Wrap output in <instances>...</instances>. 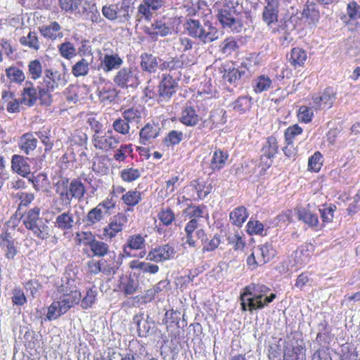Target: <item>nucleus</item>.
Returning a JSON list of instances; mask_svg holds the SVG:
<instances>
[{
  "label": "nucleus",
  "mask_w": 360,
  "mask_h": 360,
  "mask_svg": "<svg viewBox=\"0 0 360 360\" xmlns=\"http://www.w3.org/2000/svg\"><path fill=\"white\" fill-rule=\"evenodd\" d=\"M35 134L44 146V152L46 153L51 152L54 146V141L51 136V131L49 129H41L36 131Z\"/></svg>",
  "instance_id": "57"
},
{
  "label": "nucleus",
  "mask_w": 360,
  "mask_h": 360,
  "mask_svg": "<svg viewBox=\"0 0 360 360\" xmlns=\"http://www.w3.org/2000/svg\"><path fill=\"white\" fill-rule=\"evenodd\" d=\"M200 120V116L193 107L187 105L182 109L179 121L184 125L186 127H195Z\"/></svg>",
  "instance_id": "26"
},
{
  "label": "nucleus",
  "mask_w": 360,
  "mask_h": 360,
  "mask_svg": "<svg viewBox=\"0 0 360 360\" xmlns=\"http://www.w3.org/2000/svg\"><path fill=\"white\" fill-rule=\"evenodd\" d=\"M120 138L113 134L112 129L104 133H94L92 137L94 146L99 150L109 152L115 149L120 143Z\"/></svg>",
  "instance_id": "9"
},
{
  "label": "nucleus",
  "mask_w": 360,
  "mask_h": 360,
  "mask_svg": "<svg viewBox=\"0 0 360 360\" xmlns=\"http://www.w3.org/2000/svg\"><path fill=\"white\" fill-rule=\"evenodd\" d=\"M219 71L223 73L222 78L229 84L236 83L245 74V71H240L229 63L221 65L219 68Z\"/></svg>",
  "instance_id": "32"
},
{
  "label": "nucleus",
  "mask_w": 360,
  "mask_h": 360,
  "mask_svg": "<svg viewBox=\"0 0 360 360\" xmlns=\"http://www.w3.org/2000/svg\"><path fill=\"white\" fill-rule=\"evenodd\" d=\"M97 291L95 287L89 288L86 290L84 297L80 301V306L83 309L91 308L96 302Z\"/></svg>",
  "instance_id": "59"
},
{
  "label": "nucleus",
  "mask_w": 360,
  "mask_h": 360,
  "mask_svg": "<svg viewBox=\"0 0 360 360\" xmlns=\"http://www.w3.org/2000/svg\"><path fill=\"white\" fill-rule=\"evenodd\" d=\"M198 221L189 220L184 227L185 239L184 244L188 245L189 248H196L198 246V240L201 243H204L207 240V234L205 229L200 228Z\"/></svg>",
  "instance_id": "7"
},
{
  "label": "nucleus",
  "mask_w": 360,
  "mask_h": 360,
  "mask_svg": "<svg viewBox=\"0 0 360 360\" xmlns=\"http://www.w3.org/2000/svg\"><path fill=\"white\" fill-rule=\"evenodd\" d=\"M303 129L298 124L289 126L284 131L285 143L294 145L295 139L302 134Z\"/></svg>",
  "instance_id": "54"
},
{
  "label": "nucleus",
  "mask_w": 360,
  "mask_h": 360,
  "mask_svg": "<svg viewBox=\"0 0 360 360\" xmlns=\"http://www.w3.org/2000/svg\"><path fill=\"white\" fill-rule=\"evenodd\" d=\"M122 64L123 60L118 53H106L101 59L99 68L107 73L120 69Z\"/></svg>",
  "instance_id": "23"
},
{
  "label": "nucleus",
  "mask_w": 360,
  "mask_h": 360,
  "mask_svg": "<svg viewBox=\"0 0 360 360\" xmlns=\"http://www.w3.org/2000/svg\"><path fill=\"white\" fill-rule=\"evenodd\" d=\"M179 86L178 80L169 74H162L158 86V96L160 101H168Z\"/></svg>",
  "instance_id": "12"
},
{
  "label": "nucleus",
  "mask_w": 360,
  "mask_h": 360,
  "mask_svg": "<svg viewBox=\"0 0 360 360\" xmlns=\"http://www.w3.org/2000/svg\"><path fill=\"white\" fill-rule=\"evenodd\" d=\"M158 136V131L154 124L147 123L139 131V143L146 145L151 139Z\"/></svg>",
  "instance_id": "43"
},
{
  "label": "nucleus",
  "mask_w": 360,
  "mask_h": 360,
  "mask_svg": "<svg viewBox=\"0 0 360 360\" xmlns=\"http://www.w3.org/2000/svg\"><path fill=\"white\" fill-rule=\"evenodd\" d=\"M229 155L227 151H224L221 148H216L212 155L209 169L210 174L216 173L223 169L227 165Z\"/></svg>",
  "instance_id": "22"
},
{
  "label": "nucleus",
  "mask_w": 360,
  "mask_h": 360,
  "mask_svg": "<svg viewBox=\"0 0 360 360\" xmlns=\"http://www.w3.org/2000/svg\"><path fill=\"white\" fill-rule=\"evenodd\" d=\"M98 96L101 102L110 103L117 97V91L112 83L108 81L98 86Z\"/></svg>",
  "instance_id": "28"
},
{
  "label": "nucleus",
  "mask_w": 360,
  "mask_h": 360,
  "mask_svg": "<svg viewBox=\"0 0 360 360\" xmlns=\"http://www.w3.org/2000/svg\"><path fill=\"white\" fill-rule=\"evenodd\" d=\"M58 52L60 55L67 59L70 60L76 56V49L72 43L66 41L60 44L58 46Z\"/></svg>",
  "instance_id": "64"
},
{
  "label": "nucleus",
  "mask_w": 360,
  "mask_h": 360,
  "mask_svg": "<svg viewBox=\"0 0 360 360\" xmlns=\"http://www.w3.org/2000/svg\"><path fill=\"white\" fill-rule=\"evenodd\" d=\"M39 96L37 88L30 81L25 82V86L22 92V101L28 106H32L37 101Z\"/></svg>",
  "instance_id": "37"
},
{
  "label": "nucleus",
  "mask_w": 360,
  "mask_h": 360,
  "mask_svg": "<svg viewBox=\"0 0 360 360\" xmlns=\"http://www.w3.org/2000/svg\"><path fill=\"white\" fill-rule=\"evenodd\" d=\"M249 214L245 206H238L233 209L229 214L231 223L240 227L248 218Z\"/></svg>",
  "instance_id": "41"
},
{
  "label": "nucleus",
  "mask_w": 360,
  "mask_h": 360,
  "mask_svg": "<svg viewBox=\"0 0 360 360\" xmlns=\"http://www.w3.org/2000/svg\"><path fill=\"white\" fill-rule=\"evenodd\" d=\"M296 214L297 219L307 225L309 228L315 231L322 229V226L319 223V216L317 213L311 210L309 204H307L306 207L298 208Z\"/></svg>",
  "instance_id": "15"
},
{
  "label": "nucleus",
  "mask_w": 360,
  "mask_h": 360,
  "mask_svg": "<svg viewBox=\"0 0 360 360\" xmlns=\"http://www.w3.org/2000/svg\"><path fill=\"white\" fill-rule=\"evenodd\" d=\"M175 253L174 246L165 244L152 248L148 252L146 259L155 262H162L173 258Z\"/></svg>",
  "instance_id": "18"
},
{
  "label": "nucleus",
  "mask_w": 360,
  "mask_h": 360,
  "mask_svg": "<svg viewBox=\"0 0 360 360\" xmlns=\"http://www.w3.org/2000/svg\"><path fill=\"white\" fill-rule=\"evenodd\" d=\"M138 283L127 276H122L120 277L117 288L120 291L122 292L125 296L134 294L138 290Z\"/></svg>",
  "instance_id": "36"
},
{
  "label": "nucleus",
  "mask_w": 360,
  "mask_h": 360,
  "mask_svg": "<svg viewBox=\"0 0 360 360\" xmlns=\"http://www.w3.org/2000/svg\"><path fill=\"white\" fill-rule=\"evenodd\" d=\"M56 193L64 208L70 206L73 198L81 200L84 198L86 189L80 178L73 179L70 183L68 179L58 181L56 184Z\"/></svg>",
  "instance_id": "4"
},
{
  "label": "nucleus",
  "mask_w": 360,
  "mask_h": 360,
  "mask_svg": "<svg viewBox=\"0 0 360 360\" xmlns=\"http://www.w3.org/2000/svg\"><path fill=\"white\" fill-rule=\"evenodd\" d=\"M142 170L134 167H126L122 169L119 172L121 180L124 183H132L141 176Z\"/></svg>",
  "instance_id": "42"
},
{
  "label": "nucleus",
  "mask_w": 360,
  "mask_h": 360,
  "mask_svg": "<svg viewBox=\"0 0 360 360\" xmlns=\"http://www.w3.org/2000/svg\"><path fill=\"white\" fill-rule=\"evenodd\" d=\"M278 138L275 135L268 136L261 149L260 164L264 168H269L272 165V159L278 153Z\"/></svg>",
  "instance_id": "11"
},
{
  "label": "nucleus",
  "mask_w": 360,
  "mask_h": 360,
  "mask_svg": "<svg viewBox=\"0 0 360 360\" xmlns=\"http://www.w3.org/2000/svg\"><path fill=\"white\" fill-rule=\"evenodd\" d=\"M263 297L256 283H251L245 286L240 296L242 311L252 312L255 310L262 309L272 302L276 295L274 293H271L269 296L264 299H262Z\"/></svg>",
  "instance_id": "5"
},
{
  "label": "nucleus",
  "mask_w": 360,
  "mask_h": 360,
  "mask_svg": "<svg viewBox=\"0 0 360 360\" xmlns=\"http://www.w3.org/2000/svg\"><path fill=\"white\" fill-rule=\"evenodd\" d=\"M121 200L127 207H134L141 201V192L137 191L136 188L130 189L122 195Z\"/></svg>",
  "instance_id": "46"
},
{
  "label": "nucleus",
  "mask_w": 360,
  "mask_h": 360,
  "mask_svg": "<svg viewBox=\"0 0 360 360\" xmlns=\"http://www.w3.org/2000/svg\"><path fill=\"white\" fill-rule=\"evenodd\" d=\"M129 267L131 269H137L143 273H148L150 274H155L159 271V266L158 265L146 262H140L139 260H132L129 263Z\"/></svg>",
  "instance_id": "49"
},
{
  "label": "nucleus",
  "mask_w": 360,
  "mask_h": 360,
  "mask_svg": "<svg viewBox=\"0 0 360 360\" xmlns=\"http://www.w3.org/2000/svg\"><path fill=\"white\" fill-rule=\"evenodd\" d=\"M265 264V260L262 257L257 248H255L253 252L247 258V265L251 270H255L257 267Z\"/></svg>",
  "instance_id": "56"
},
{
  "label": "nucleus",
  "mask_w": 360,
  "mask_h": 360,
  "mask_svg": "<svg viewBox=\"0 0 360 360\" xmlns=\"http://www.w3.org/2000/svg\"><path fill=\"white\" fill-rule=\"evenodd\" d=\"M39 30L44 38L52 41L61 39L63 37L62 27L56 21L51 22L48 25L39 27Z\"/></svg>",
  "instance_id": "29"
},
{
  "label": "nucleus",
  "mask_w": 360,
  "mask_h": 360,
  "mask_svg": "<svg viewBox=\"0 0 360 360\" xmlns=\"http://www.w3.org/2000/svg\"><path fill=\"white\" fill-rule=\"evenodd\" d=\"M77 15L91 22L92 24L105 23V20L101 17L96 4L91 1L82 0Z\"/></svg>",
  "instance_id": "13"
},
{
  "label": "nucleus",
  "mask_w": 360,
  "mask_h": 360,
  "mask_svg": "<svg viewBox=\"0 0 360 360\" xmlns=\"http://www.w3.org/2000/svg\"><path fill=\"white\" fill-rule=\"evenodd\" d=\"M118 5V18L123 22L129 21L133 10V0H121Z\"/></svg>",
  "instance_id": "47"
},
{
  "label": "nucleus",
  "mask_w": 360,
  "mask_h": 360,
  "mask_svg": "<svg viewBox=\"0 0 360 360\" xmlns=\"http://www.w3.org/2000/svg\"><path fill=\"white\" fill-rule=\"evenodd\" d=\"M6 75L11 82L21 84L25 79L24 72L16 66H10L5 70Z\"/></svg>",
  "instance_id": "50"
},
{
  "label": "nucleus",
  "mask_w": 360,
  "mask_h": 360,
  "mask_svg": "<svg viewBox=\"0 0 360 360\" xmlns=\"http://www.w3.org/2000/svg\"><path fill=\"white\" fill-rule=\"evenodd\" d=\"M140 71L135 66L120 68L113 77L114 84L122 89H136L141 84Z\"/></svg>",
  "instance_id": "6"
},
{
  "label": "nucleus",
  "mask_w": 360,
  "mask_h": 360,
  "mask_svg": "<svg viewBox=\"0 0 360 360\" xmlns=\"http://www.w3.org/2000/svg\"><path fill=\"white\" fill-rule=\"evenodd\" d=\"M203 19V25L198 20L188 19L185 23V28L189 36L198 39L203 44H207L219 38L218 30L212 25L210 19L212 18L210 9H207Z\"/></svg>",
  "instance_id": "2"
},
{
  "label": "nucleus",
  "mask_w": 360,
  "mask_h": 360,
  "mask_svg": "<svg viewBox=\"0 0 360 360\" xmlns=\"http://www.w3.org/2000/svg\"><path fill=\"white\" fill-rule=\"evenodd\" d=\"M82 0H58L61 11L77 15Z\"/></svg>",
  "instance_id": "52"
},
{
  "label": "nucleus",
  "mask_w": 360,
  "mask_h": 360,
  "mask_svg": "<svg viewBox=\"0 0 360 360\" xmlns=\"http://www.w3.org/2000/svg\"><path fill=\"white\" fill-rule=\"evenodd\" d=\"M0 248L7 259H13L19 252V243L11 233L4 231L0 233Z\"/></svg>",
  "instance_id": "14"
},
{
  "label": "nucleus",
  "mask_w": 360,
  "mask_h": 360,
  "mask_svg": "<svg viewBox=\"0 0 360 360\" xmlns=\"http://www.w3.org/2000/svg\"><path fill=\"white\" fill-rule=\"evenodd\" d=\"M264 4L262 19L267 27H271L278 21L279 2L278 0H264Z\"/></svg>",
  "instance_id": "16"
},
{
  "label": "nucleus",
  "mask_w": 360,
  "mask_h": 360,
  "mask_svg": "<svg viewBox=\"0 0 360 360\" xmlns=\"http://www.w3.org/2000/svg\"><path fill=\"white\" fill-rule=\"evenodd\" d=\"M166 2L167 0H143L137 8L136 20L150 22L153 13L164 7Z\"/></svg>",
  "instance_id": "10"
},
{
  "label": "nucleus",
  "mask_w": 360,
  "mask_h": 360,
  "mask_svg": "<svg viewBox=\"0 0 360 360\" xmlns=\"http://www.w3.org/2000/svg\"><path fill=\"white\" fill-rule=\"evenodd\" d=\"M11 169L18 174L26 177L30 174V166L27 159L20 155H14L11 159Z\"/></svg>",
  "instance_id": "30"
},
{
  "label": "nucleus",
  "mask_w": 360,
  "mask_h": 360,
  "mask_svg": "<svg viewBox=\"0 0 360 360\" xmlns=\"http://www.w3.org/2000/svg\"><path fill=\"white\" fill-rule=\"evenodd\" d=\"M324 158L320 151H316L308 159L307 169L311 172L318 173L323 165Z\"/></svg>",
  "instance_id": "48"
},
{
  "label": "nucleus",
  "mask_w": 360,
  "mask_h": 360,
  "mask_svg": "<svg viewBox=\"0 0 360 360\" xmlns=\"http://www.w3.org/2000/svg\"><path fill=\"white\" fill-rule=\"evenodd\" d=\"M336 96V91L332 87H326L320 95L312 96L314 108L316 110L330 109L337 98Z\"/></svg>",
  "instance_id": "17"
},
{
  "label": "nucleus",
  "mask_w": 360,
  "mask_h": 360,
  "mask_svg": "<svg viewBox=\"0 0 360 360\" xmlns=\"http://www.w3.org/2000/svg\"><path fill=\"white\" fill-rule=\"evenodd\" d=\"M89 248L93 256L98 257H103L108 253L110 250L108 244L102 240H96V238Z\"/></svg>",
  "instance_id": "51"
},
{
  "label": "nucleus",
  "mask_w": 360,
  "mask_h": 360,
  "mask_svg": "<svg viewBox=\"0 0 360 360\" xmlns=\"http://www.w3.org/2000/svg\"><path fill=\"white\" fill-rule=\"evenodd\" d=\"M184 214L189 220L198 221L200 218H204L207 213V206L204 204L195 205L188 204L184 210Z\"/></svg>",
  "instance_id": "33"
},
{
  "label": "nucleus",
  "mask_w": 360,
  "mask_h": 360,
  "mask_svg": "<svg viewBox=\"0 0 360 360\" xmlns=\"http://www.w3.org/2000/svg\"><path fill=\"white\" fill-rule=\"evenodd\" d=\"M122 117L130 122H139L141 119L142 113L140 107L133 106L124 110L122 113Z\"/></svg>",
  "instance_id": "61"
},
{
  "label": "nucleus",
  "mask_w": 360,
  "mask_h": 360,
  "mask_svg": "<svg viewBox=\"0 0 360 360\" xmlns=\"http://www.w3.org/2000/svg\"><path fill=\"white\" fill-rule=\"evenodd\" d=\"M190 186L193 188L197 193V198L202 200L210 194L213 189V186L210 181L204 180L203 179L198 178L192 180L190 182Z\"/></svg>",
  "instance_id": "27"
},
{
  "label": "nucleus",
  "mask_w": 360,
  "mask_h": 360,
  "mask_svg": "<svg viewBox=\"0 0 360 360\" xmlns=\"http://www.w3.org/2000/svg\"><path fill=\"white\" fill-rule=\"evenodd\" d=\"M140 65L143 71L153 73L158 66L157 58L152 54L143 53L141 56Z\"/></svg>",
  "instance_id": "45"
},
{
  "label": "nucleus",
  "mask_w": 360,
  "mask_h": 360,
  "mask_svg": "<svg viewBox=\"0 0 360 360\" xmlns=\"http://www.w3.org/2000/svg\"><path fill=\"white\" fill-rule=\"evenodd\" d=\"M133 148L131 143L122 144L113 155V158L118 162H124L128 156H132Z\"/></svg>",
  "instance_id": "63"
},
{
  "label": "nucleus",
  "mask_w": 360,
  "mask_h": 360,
  "mask_svg": "<svg viewBox=\"0 0 360 360\" xmlns=\"http://www.w3.org/2000/svg\"><path fill=\"white\" fill-rule=\"evenodd\" d=\"M53 224L54 226L63 231L65 236L72 231L75 226L74 215L70 210L62 212L56 217Z\"/></svg>",
  "instance_id": "21"
},
{
  "label": "nucleus",
  "mask_w": 360,
  "mask_h": 360,
  "mask_svg": "<svg viewBox=\"0 0 360 360\" xmlns=\"http://www.w3.org/2000/svg\"><path fill=\"white\" fill-rule=\"evenodd\" d=\"M183 179H181L179 175H172L158 191V197L165 199L172 195L178 189Z\"/></svg>",
  "instance_id": "25"
},
{
  "label": "nucleus",
  "mask_w": 360,
  "mask_h": 360,
  "mask_svg": "<svg viewBox=\"0 0 360 360\" xmlns=\"http://www.w3.org/2000/svg\"><path fill=\"white\" fill-rule=\"evenodd\" d=\"M306 351L302 339L288 338L283 345V360H306Z\"/></svg>",
  "instance_id": "8"
},
{
  "label": "nucleus",
  "mask_w": 360,
  "mask_h": 360,
  "mask_svg": "<svg viewBox=\"0 0 360 360\" xmlns=\"http://www.w3.org/2000/svg\"><path fill=\"white\" fill-rule=\"evenodd\" d=\"M37 143L38 141L34 135L30 132H27L20 136L18 146L20 150L25 155H30L36 149Z\"/></svg>",
  "instance_id": "34"
},
{
  "label": "nucleus",
  "mask_w": 360,
  "mask_h": 360,
  "mask_svg": "<svg viewBox=\"0 0 360 360\" xmlns=\"http://www.w3.org/2000/svg\"><path fill=\"white\" fill-rule=\"evenodd\" d=\"M29 231H31L33 235L40 240H46L50 236L49 226L41 221Z\"/></svg>",
  "instance_id": "62"
},
{
  "label": "nucleus",
  "mask_w": 360,
  "mask_h": 360,
  "mask_svg": "<svg viewBox=\"0 0 360 360\" xmlns=\"http://www.w3.org/2000/svg\"><path fill=\"white\" fill-rule=\"evenodd\" d=\"M146 240L141 234L129 236L127 243L123 245V253L127 257H131L133 255L131 250H139L144 249Z\"/></svg>",
  "instance_id": "24"
},
{
  "label": "nucleus",
  "mask_w": 360,
  "mask_h": 360,
  "mask_svg": "<svg viewBox=\"0 0 360 360\" xmlns=\"http://www.w3.org/2000/svg\"><path fill=\"white\" fill-rule=\"evenodd\" d=\"M236 13V12L218 11L217 17L222 27H227L233 32L239 33L244 25L240 18L234 16Z\"/></svg>",
  "instance_id": "19"
},
{
  "label": "nucleus",
  "mask_w": 360,
  "mask_h": 360,
  "mask_svg": "<svg viewBox=\"0 0 360 360\" xmlns=\"http://www.w3.org/2000/svg\"><path fill=\"white\" fill-rule=\"evenodd\" d=\"M272 80L265 75L257 76L253 81L252 89L255 94H261L271 89Z\"/></svg>",
  "instance_id": "44"
},
{
  "label": "nucleus",
  "mask_w": 360,
  "mask_h": 360,
  "mask_svg": "<svg viewBox=\"0 0 360 360\" xmlns=\"http://www.w3.org/2000/svg\"><path fill=\"white\" fill-rule=\"evenodd\" d=\"M1 98L4 103L6 104L8 112L15 113L20 111V105L22 101L16 98L13 92L5 90L2 92Z\"/></svg>",
  "instance_id": "39"
},
{
  "label": "nucleus",
  "mask_w": 360,
  "mask_h": 360,
  "mask_svg": "<svg viewBox=\"0 0 360 360\" xmlns=\"http://www.w3.org/2000/svg\"><path fill=\"white\" fill-rule=\"evenodd\" d=\"M41 210L38 207H34L25 212L21 217L23 225L27 230L33 229L34 226L41 221L40 219Z\"/></svg>",
  "instance_id": "35"
},
{
  "label": "nucleus",
  "mask_w": 360,
  "mask_h": 360,
  "mask_svg": "<svg viewBox=\"0 0 360 360\" xmlns=\"http://www.w3.org/2000/svg\"><path fill=\"white\" fill-rule=\"evenodd\" d=\"M89 72V63L85 58H82L72 67V74L76 77H84Z\"/></svg>",
  "instance_id": "60"
},
{
  "label": "nucleus",
  "mask_w": 360,
  "mask_h": 360,
  "mask_svg": "<svg viewBox=\"0 0 360 360\" xmlns=\"http://www.w3.org/2000/svg\"><path fill=\"white\" fill-rule=\"evenodd\" d=\"M44 61L41 58H35L29 61L27 74L32 80H37L42 77L44 71Z\"/></svg>",
  "instance_id": "38"
},
{
  "label": "nucleus",
  "mask_w": 360,
  "mask_h": 360,
  "mask_svg": "<svg viewBox=\"0 0 360 360\" xmlns=\"http://www.w3.org/2000/svg\"><path fill=\"white\" fill-rule=\"evenodd\" d=\"M66 83L67 80L64 73L57 70L45 69L42 80L37 86L39 98L42 103L49 105L52 101L51 93L60 86H64Z\"/></svg>",
  "instance_id": "3"
},
{
  "label": "nucleus",
  "mask_w": 360,
  "mask_h": 360,
  "mask_svg": "<svg viewBox=\"0 0 360 360\" xmlns=\"http://www.w3.org/2000/svg\"><path fill=\"white\" fill-rule=\"evenodd\" d=\"M19 41L21 45L34 51H38L41 47L39 38L35 32L30 31L26 37H21Z\"/></svg>",
  "instance_id": "53"
},
{
  "label": "nucleus",
  "mask_w": 360,
  "mask_h": 360,
  "mask_svg": "<svg viewBox=\"0 0 360 360\" xmlns=\"http://www.w3.org/2000/svg\"><path fill=\"white\" fill-rule=\"evenodd\" d=\"M104 217V212L97 205L90 210L86 214L85 221L86 226H93L100 222Z\"/></svg>",
  "instance_id": "55"
},
{
  "label": "nucleus",
  "mask_w": 360,
  "mask_h": 360,
  "mask_svg": "<svg viewBox=\"0 0 360 360\" xmlns=\"http://www.w3.org/2000/svg\"><path fill=\"white\" fill-rule=\"evenodd\" d=\"M302 18L308 20L309 24H316L319 22L320 18V13L317 8L316 4L314 2L307 1L304 6L302 13Z\"/></svg>",
  "instance_id": "40"
},
{
  "label": "nucleus",
  "mask_w": 360,
  "mask_h": 360,
  "mask_svg": "<svg viewBox=\"0 0 360 360\" xmlns=\"http://www.w3.org/2000/svg\"><path fill=\"white\" fill-rule=\"evenodd\" d=\"M158 217L160 223L165 226L172 225L176 219L174 212L169 207L161 209L158 214Z\"/></svg>",
  "instance_id": "58"
},
{
  "label": "nucleus",
  "mask_w": 360,
  "mask_h": 360,
  "mask_svg": "<svg viewBox=\"0 0 360 360\" xmlns=\"http://www.w3.org/2000/svg\"><path fill=\"white\" fill-rule=\"evenodd\" d=\"M58 292L60 293L58 300L53 301L48 308L46 318L51 321L65 314L71 308L78 305L81 301L82 293L76 286L72 287L70 281L66 285H62Z\"/></svg>",
  "instance_id": "1"
},
{
  "label": "nucleus",
  "mask_w": 360,
  "mask_h": 360,
  "mask_svg": "<svg viewBox=\"0 0 360 360\" xmlns=\"http://www.w3.org/2000/svg\"><path fill=\"white\" fill-rule=\"evenodd\" d=\"M307 60V53L300 47H294L290 50L288 61L295 69L303 68Z\"/></svg>",
  "instance_id": "31"
},
{
  "label": "nucleus",
  "mask_w": 360,
  "mask_h": 360,
  "mask_svg": "<svg viewBox=\"0 0 360 360\" xmlns=\"http://www.w3.org/2000/svg\"><path fill=\"white\" fill-rule=\"evenodd\" d=\"M126 222L127 218L124 214L119 213L115 215L110 223L103 229V238L112 240L122 231Z\"/></svg>",
  "instance_id": "20"
}]
</instances>
